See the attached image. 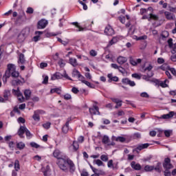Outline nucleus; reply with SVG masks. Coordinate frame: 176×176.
Segmentation results:
<instances>
[{
  "mask_svg": "<svg viewBox=\"0 0 176 176\" xmlns=\"http://www.w3.org/2000/svg\"><path fill=\"white\" fill-rule=\"evenodd\" d=\"M169 169H165L164 170V176H171V172L168 170Z\"/></svg>",
  "mask_w": 176,
  "mask_h": 176,
  "instance_id": "69168bd1",
  "label": "nucleus"
},
{
  "mask_svg": "<svg viewBox=\"0 0 176 176\" xmlns=\"http://www.w3.org/2000/svg\"><path fill=\"white\" fill-rule=\"evenodd\" d=\"M42 171L45 176H50V166L47 165L46 167L42 168Z\"/></svg>",
  "mask_w": 176,
  "mask_h": 176,
  "instance_id": "f3484780",
  "label": "nucleus"
},
{
  "mask_svg": "<svg viewBox=\"0 0 176 176\" xmlns=\"http://www.w3.org/2000/svg\"><path fill=\"white\" fill-rule=\"evenodd\" d=\"M72 75L73 78H79V76H80V72H79L76 69H74Z\"/></svg>",
  "mask_w": 176,
  "mask_h": 176,
  "instance_id": "7c9ffc66",
  "label": "nucleus"
},
{
  "mask_svg": "<svg viewBox=\"0 0 176 176\" xmlns=\"http://www.w3.org/2000/svg\"><path fill=\"white\" fill-rule=\"evenodd\" d=\"M118 43L117 37H113V38L109 41V45H115V43Z\"/></svg>",
  "mask_w": 176,
  "mask_h": 176,
  "instance_id": "a18cd8bd",
  "label": "nucleus"
},
{
  "mask_svg": "<svg viewBox=\"0 0 176 176\" xmlns=\"http://www.w3.org/2000/svg\"><path fill=\"white\" fill-rule=\"evenodd\" d=\"M173 133L172 131H170V130H166L164 131V135H165V137H170V135H171V133Z\"/></svg>",
  "mask_w": 176,
  "mask_h": 176,
  "instance_id": "6e6d98bb",
  "label": "nucleus"
},
{
  "mask_svg": "<svg viewBox=\"0 0 176 176\" xmlns=\"http://www.w3.org/2000/svg\"><path fill=\"white\" fill-rule=\"evenodd\" d=\"M131 166L132 168H133V170H136V171H140V170H141V164H137L134 161L131 163Z\"/></svg>",
  "mask_w": 176,
  "mask_h": 176,
  "instance_id": "dca6fc26",
  "label": "nucleus"
},
{
  "mask_svg": "<svg viewBox=\"0 0 176 176\" xmlns=\"http://www.w3.org/2000/svg\"><path fill=\"white\" fill-rule=\"evenodd\" d=\"M26 13H28V14H32V13H34V8L28 7L27 8Z\"/></svg>",
  "mask_w": 176,
  "mask_h": 176,
  "instance_id": "3c124183",
  "label": "nucleus"
},
{
  "mask_svg": "<svg viewBox=\"0 0 176 176\" xmlns=\"http://www.w3.org/2000/svg\"><path fill=\"white\" fill-rule=\"evenodd\" d=\"M8 146H9V148H10V149H13V148H14V145H15L14 142L11 141V142H8Z\"/></svg>",
  "mask_w": 176,
  "mask_h": 176,
  "instance_id": "bf43d9fd",
  "label": "nucleus"
},
{
  "mask_svg": "<svg viewBox=\"0 0 176 176\" xmlns=\"http://www.w3.org/2000/svg\"><path fill=\"white\" fill-rule=\"evenodd\" d=\"M170 66H168V65L164 63L163 64L162 66H160V69H162V71H166V69H168V71H170Z\"/></svg>",
  "mask_w": 176,
  "mask_h": 176,
  "instance_id": "58836bf2",
  "label": "nucleus"
},
{
  "mask_svg": "<svg viewBox=\"0 0 176 176\" xmlns=\"http://www.w3.org/2000/svg\"><path fill=\"white\" fill-rule=\"evenodd\" d=\"M149 15L151 16V19L153 20H155V21L159 20V16H157V15H155V14H153L152 13H151Z\"/></svg>",
  "mask_w": 176,
  "mask_h": 176,
  "instance_id": "e2e57ef3",
  "label": "nucleus"
},
{
  "mask_svg": "<svg viewBox=\"0 0 176 176\" xmlns=\"http://www.w3.org/2000/svg\"><path fill=\"white\" fill-rule=\"evenodd\" d=\"M56 79H63V74L60 72H56L52 76L51 80H56Z\"/></svg>",
  "mask_w": 176,
  "mask_h": 176,
  "instance_id": "a211bd4d",
  "label": "nucleus"
},
{
  "mask_svg": "<svg viewBox=\"0 0 176 176\" xmlns=\"http://www.w3.org/2000/svg\"><path fill=\"white\" fill-rule=\"evenodd\" d=\"M82 83H84L86 86H88V87H90V89H94V85L90 83V82L87 80H82Z\"/></svg>",
  "mask_w": 176,
  "mask_h": 176,
  "instance_id": "f704fd0d",
  "label": "nucleus"
},
{
  "mask_svg": "<svg viewBox=\"0 0 176 176\" xmlns=\"http://www.w3.org/2000/svg\"><path fill=\"white\" fill-rule=\"evenodd\" d=\"M149 145H151L149 143H145L138 145L136 148L133 149V152H137V153H139L140 151H142V149H146V148H148Z\"/></svg>",
  "mask_w": 176,
  "mask_h": 176,
  "instance_id": "0eeeda50",
  "label": "nucleus"
},
{
  "mask_svg": "<svg viewBox=\"0 0 176 176\" xmlns=\"http://www.w3.org/2000/svg\"><path fill=\"white\" fill-rule=\"evenodd\" d=\"M90 56H92V57H96V56H97V52H96L94 50H91L90 51Z\"/></svg>",
  "mask_w": 176,
  "mask_h": 176,
  "instance_id": "0e129e2a",
  "label": "nucleus"
},
{
  "mask_svg": "<svg viewBox=\"0 0 176 176\" xmlns=\"http://www.w3.org/2000/svg\"><path fill=\"white\" fill-rule=\"evenodd\" d=\"M72 24L73 25H76V27H77V28H78V29L77 30V31H83L82 28L80 27V26H79V24L78 23V22H73V23H72Z\"/></svg>",
  "mask_w": 176,
  "mask_h": 176,
  "instance_id": "c03bdc74",
  "label": "nucleus"
},
{
  "mask_svg": "<svg viewBox=\"0 0 176 176\" xmlns=\"http://www.w3.org/2000/svg\"><path fill=\"white\" fill-rule=\"evenodd\" d=\"M72 146H73V149H74V151H75V152H76V151H78V149H79V144H78V142H76V141L73 142Z\"/></svg>",
  "mask_w": 176,
  "mask_h": 176,
  "instance_id": "e433bc0d",
  "label": "nucleus"
},
{
  "mask_svg": "<svg viewBox=\"0 0 176 176\" xmlns=\"http://www.w3.org/2000/svg\"><path fill=\"white\" fill-rule=\"evenodd\" d=\"M140 96L143 97V98H149V94L146 92H142L140 94Z\"/></svg>",
  "mask_w": 176,
  "mask_h": 176,
  "instance_id": "5fc2aeb1",
  "label": "nucleus"
},
{
  "mask_svg": "<svg viewBox=\"0 0 176 176\" xmlns=\"http://www.w3.org/2000/svg\"><path fill=\"white\" fill-rule=\"evenodd\" d=\"M100 159L102 162H108V155H102L100 156Z\"/></svg>",
  "mask_w": 176,
  "mask_h": 176,
  "instance_id": "603ef678",
  "label": "nucleus"
},
{
  "mask_svg": "<svg viewBox=\"0 0 176 176\" xmlns=\"http://www.w3.org/2000/svg\"><path fill=\"white\" fill-rule=\"evenodd\" d=\"M164 58H157V63L158 64H164Z\"/></svg>",
  "mask_w": 176,
  "mask_h": 176,
  "instance_id": "774afa93",
  "label": "nucleus"
},
{
  "mask_svg": "<svg viewBox=\"0 0 176 176\" xmlns=\"http://www.w3.org/2000/svg\"><path fill=\"white\" fill-rule=\"evenodd\" d=\"M153 72H151L149 73H147V75L143 76L142 79H144V80H148L150 78H152V76H153Z\"/></svg>",
  "mask_w": 176,
  "mask_h": 176,
  "instance_id": "c756f323",
  "label": "nucleus"
},
{
  "mask_svg": "<svg viewBox=\"0 0 176 176\" xmlns=\"http://www.w3.org/2000/svg\"><path fill=\"white\" fill-rule=\"evenodd\" d=\"M48 82H49V76H46L44 78V79H43L42 83H43V85H47Z\"/></svg>",
  "mask_w": 176,
  "mask_h": 176,
  "instance_id": "052dcab7",
  "label": "nucleus"
},
{
  "mask_svg": "<svg viewBox=\"0 0 176 176\" xmlns=\"http://www.w3.org/2000/svg\"><path fill=\"white\" fill-rule=\"evenodd\" d=\"M175 115V112L170 111L168 114H164L161 117H160V119H171L173 116Z\"/></svg>",
  "mask_w": 176,
  "mask_h": 176,
  "instance_id": "4468645a",
  "label": "nucleus"
},
{
  "mask_svg": "<svg viewBox=\"0 0 176 176\" xmlns=\"http://www.w3.org/2000/svg\"><path fill=\"white\" fill-rule=\"evenodd\" d=\"M163 167L165 170H171V168H174V166L171 164V160L169 157L164 159Z\"/></svg>",
  "mask_w": 176,
  "mask_h": 176,
  "instance_id": "39448f33",
  "label": "nucleus"
},
{
  "mask_svg": "<svg viewBox=\"0 0 176 176\" xmlns=\"http://www.w3.org/2000/svg\"><path fill=\"white\" fill-rule=\"evenodd\" d=\"M27 131V127L24 126H21L17 131L18 135L20 138H24V133Z\"/></svg>",
  "mask_w": 176,
  "mask_h": 176,
  "instance_id": "9d476101",
  "label": "nucleus"
},
{
  "mask_svg": "<svg viewBox=\"0 0 176 176\" xmlns=\"http://www.w3.org/2000/svg\"><path fill=\"white\" fill-rule=\"evenodd\" d=\"M64 100H72V96L69 94H66L63 96Z\"/></svg>",
  "mask_w": 176,
  "mask_h": 176,
  "instance_id": "de8ad7c7",
  "label": "nucleus"
},
{
  "mask_svg": "<svg viewBox=\"0 0 176 176\" xmlns=\"http://www.w3.org/2000/svg\"><path fill=\"white\" fill-rule=\"evenodd\" d=\"M12 94L19 97L18 100L20 102H24V96L21 91H20V89L19 87H17V89H12Z\"/></svg>",
  "mask_w": 176,
  "mask_h": 176,
  "instance_id": "20e7f679",
  "label": "nucleus"
},
{
  "mask_svg": "<svg viewBox=\"0 0 176 176\" xmlns=\"http://www.w3.org/2000/svg\"><path fill=\"white\" fill-rule=\"evenodd\" d=\"M11 83H12V86H14V87L23 86V85L25 83V80H24L23 78H21V76H20L18 78H15L12 80Z\"/></svg>",
  "mask_w": 176,
  "mask_h": 176,
  "instance_id": "7ed1b4c3",
  "label": "nucleus"
},
{
  "mask_svg": "<svg viewBox=\"0 0 176 176\" xmlns=\"http://www.w3.org/2000/svg\"><path fill=\"white\" fill-rule=\"evenodd\" d=\"M19 63L24 64L25 63V58H24V54H19V60L18 61Z\"/></svg>",
  "mask_w": 176,
  "mask_h": 176,
  "instance_id": "c9c22d12",
  "label": "nucleus"
},
{
  "mask_svg": "<svg viewBox=\"0 0 176 176\" xmlns=\"http://www.w3.org/2000/svg\"><path fill=\"white\" fill-rule=\"evenodd\" d=\"M164 15L167 20H174V16L171 12L166 11L164 12Z\"/></svg>",
  "mask_w": 176,
  "mask_h": 176,
  "instance_id": "4be33fe9",
  "label": "nucleus"
},
{
  "mask_svg": "<svg viewBox=\"0 0 176 176\" xmlns=\"http://www.w3.org/2000/svg\"><path fill=\"white\" fill-rule=\"evenodd\" d=\"M47 21L45 19H41L37 23L38 30H43V28H46V25H47Z\"/></svg>",
  "mask_w": 176,
  "mask_h": 176,
  "instance_id": "6e6552de",
  "label": "nucleus"
},
{
  "mask_svg": "<svg viewBox=\"0 0 176 176\" xmlns=\"http://www.w3.org/2000/svg\"><path fill=\"white\" fill-rule=\"evenodd\" d=\"M16 148L19 149V151H22L24 148H25V144L23 142H19L16 143Z\"/></svg>",
  "mask_w": 176,
  "mask_h": 176,
  "instance_id": "a878e982",
  "label": "nucleus"
},
{
  "mask_svg": "<svg viewBox=\"0 0 176 176\" xmlns=\"http://www.w3.org/2000/svg\"><path fill=\"white\" fill-rule=\"evenodd\" d=\"M35 112H36L38 113V115H45V113H46V112L42 109H38L34 111Z\"/></svg>",
  "mask_w": 176,
  "mask_h": 176,
  "instance_id": "4d7b16f0",
  "label": "nucleus"
},
{
  "mask_svg": "<svg viewBox=\"0 0 176 176\" xmlns=\"http://www.w3.org/2000/svg\"><path fill=\"white\" fill-rule=\"evenodd\" d=\"M21 34L23 35L25 38H27V36L30 35V28H25L21 31Z\"/></svg>",
  "mask_w": 176,
  "mask_h": 176,
  "instance_id": "5701e85b",
  "label": "nucleus"
},
{
  "mask_svg": "<svg viewBox=\"0 0 176 176\" xmlns=\"http://www.w3.org/2000/svg\"><path fill=\"white\" fill-rule=\"evenodd\" d=\"M167 42H168V47L170 49H172V50H171L172 54H175V53H176V43H173V38H169Z\"/></svg>",
  "mask_w": 176,
  "mask_h": 176,
  "instance_id": "423d86ee",
  "label": "nucleus"
},
{
  "mask_svg": "<svg viewBox=\"0 0 176 176\" xmlns=\"http://www.w3.org/2000/svg\"><path fill=\"white\" fill-rule=\"evenodd\" d=\"M25 36H23L21 33L18 35L17 41L19 43H21L25 41Z\"/></svg>",
  "mask_w": 176,
  "mask_h": 176,
  "instance_id": "bb28decb",
  "label": "nucleus"
},
{
  "mask_svg": "<svg viewBox=\"0 0 176 176\" xmlns=\"http://www.w3.org/2000/svg\"><path fill=\"white\" fill-rule=\"evenodd\" d=\"M132 78H135V79H141V76H140V74L135 73L132 74Z\"/></svg>",
  "mask_w": 176,
  "mask_h": 176,
  "instance_id": "680f3d73",
  "label": "nucleus"
},
{
  "mask_svg": "<svg viewBox=\"0 0 176 176\" xmlns=\"http://www.w3.org/2000/svg\"><path fill=\"white\" fill-rule=\"evenodd\" d=\"M14 169H15V171H19V170H20V162H19L18 160H15Z\"/></svg>",
  "mask_w": 176,
  "mask_h": 176,
  "instance_id": "4c0bfd02",
  "label": "nucleus"
},
{
  "mask_svg": "<svg viewBox=\"0 0 176 176\" xmlns=\"http://www.w3.org/2000/svg\"><path fill=\"white\" fill-rule=\"evenodd\" d=\"M54 157H55L56 159H59L60 160L61 158L60 157V155H61V152L60 151V150H55L53 153Z\"/></svg>",
  "mask_w": 176,
  "mask_h": 176,
  "instance_id": "2f4dec72",
  "label": "nucleus"
},
{
  "mask_svg": "<svg viewBox=\"0 0 176 176\" xmlns=\"http://www.w3.org/2000/svg\"><path fill=\"white\" fill-rule=\"evenodd\" d=\"M9 97H10V91L5 90L3 93L4 100H6V101H8V100H9Z\"/></svg>",
  "mask_w": 176,
  "mask_h": 176,
  "instance_id": "cd10ccee",
  "label": "nucleus"
},
{
  "mask_svg": "<svg viewBox=\"0 0 176 176\" xmlns=\"http://www.w3.org/2000/svg\"><path fill=\"white\" fill-rule=\"evenodd\" d=\"M69 63L72 67H78L79 65L78 60L75 58H69Z\"/></svg>",
  "mask_w": 176,
  "mask_h": 176,
  "instance_id": "aec40b11",
  "label": "nucleus"
},
{
  "mask_svg": "<svg viewBox=\"0 0 176 176\" xmlns=\"http://www.w3.org/2000/svg\"><path fill=\"white\" fill-rule=\"evenodd\" d=\"M30 146H32V148H36V149H38V148H39V144H36V142H30Z\"/></svg>",
  "mask_w": 176,
  "mask_h": 176,
  "instance_id": "8fccbe9b",
  "label": "nucleus"
},
{
  "mask_svg": "<svg viewBox=\"0 0 176 176\" xmlns=\"http://www.w3.org/2000/svg\"><path fill=\"white\" fill-rule=\"evenodd\" d=\"M130 82V79L127 78H122V82L124 84V85H129V82Z\"/></svg>",
  "mask_w": 176,
  "mask_h": 176,
  "instance_id": "13d9d810",
  "label": "nucleus"
},
{
  "mask_svg": "<svg viewBox=\"0 0 176 176\" xmlns=\"http://www.w3.org/2000/svg\"><path fill=\"white\" fill-rule=\"evenodd\" d=\"M129 63H130V64H131V65H133V67H135V66L138 65V64H141V63H142V59L138 58V59L135 60L134 58H133V57H130Z\"/></svg>",
  "mask_w": 176,
  "mask_h": 176,
  "instance_id": "9b49d317",
  "label": "nucleus"
},
{
  "mask_svg": "<svg viewBox=\"0 0 176 176\" xmlns=\"http://www.w3.org/2000/svg\"><path fill=\"white\" fill-rule=\"evenodd\" d=\"M50 93H56V94H61V88H54L50 90Z\"/></svg>",
  "mask_w": 176,
  "mask_h": 176,
  "instance_id": "72a5a7b5",
  "label": "nucleus"
},
{
  "mask_svg": "<svg viewBox=\"0 0 176 176\" xmlns=\"http://www.w3.org/2000/svg\"><path fill=\"white\" fill-rule=\"evenodd\" d=\"M7 67L8 69L6 71L5 75L3 76V83H6V82H8V79L10 76V72L13 71V64H8Z\"/></svg>",
  "mask_w": 176,
  "mask_h": 176,
  "instance_id": "f03ea898",
  "label": "nucleus"
},
{
  "mask_svg": "<svg viewBox=\"0 0 176 176\" xmlns=\"http://www.w3.org/2000/svg\"><path fill=\"white\" fill-rule=\"evenodd\" d=\"M58 166L59 168L65 173H68V166L69 167L70 173L75 172V164H74V162H72V160L70 159L65 160L61 158L58 162Z\"/></svg>",
  "mask_w": 176,
  "mask_h": 176,
  "instance_id": "f257e3e1",
  "label": "nucleus"
},
{
  "mask_svg": "<svg viewBox=\"0 0 176 176\" xmlns=\"http://www.w3.org/2000/svg\"><path fill=\"white\" fill-rule=\"evenodd\" d=\"M104 34L106 35H108L109 36H111V35H113L115 34V30H113V28H112V27L109 25L105 28Z\"/></svg>",
  "mask_w": 176,
  "mask_h": 176,
  "instance_id": "ddd939ff",
  "label": "nucleus"
},
{
  "mask_svg": "<svg viewBox=\"0 0 176 176\" xmlns=\"http://www.w3.org/2000/svg\"><path fill=\"white\" fill-rule=\"evenodd\" d=\"M31 94H32V92H31V90H30V89H25L24 91V96H25L26 100H30V98H31Z\"/></svg>",
  "mask_w": 176,
  "mask_h": 176,
  "instance_id": "393cba45",
  "label": "nucleus"
},
{
  "mask_svg": "<svg viewBox=\"0 0 176 176\" xmlns=\"http://www.w3.org/2000/svg\"><path fill=\"white\" fill-rule=\"evenodd\" d=\"M46 67H47V63L43 62L40 63V68H41V69H43V68H46Z\"/></svg>",
  "mask_w": 176,
  "mask_h": 176,
  "instance_id": "338daca9",
  "label": "nucleus"
},
{
  "mask_svg": "<svg viewBox=\"0 0 176 176\" xmlns=\"http://www.w3.org/2000/svg\"><path fill=\"white\" fill-rule=\"evenodd\" d=\"M94 163H95V164H97V166H98L99 167L101 166H104V162H102V161H101L100 160H96L94 161Z\"/></svg>",
  "mask_w": 176,
  "mask_h": 176,
  "instance_id": "79ce46f5",
  "label": "nucleus"
},
{
  "mask_svg": "<svg viewBox=\"0 0 176 176\" xmlns=\"http://www.w3.org/2000/svg\"><path fill=\"white\" fill-rule=\"evenodd\" d=\"M71 118H68L65 125L62 127V132L63 134H67L69 130V122Z\"/></svg>",
  "mask_w": 176,
  "mask_h": 176,
  "instance_id": "f8f14e48",
  "label": "nucleus"
},
{
  "mask_svg": "<svg viewBox=\"0 0 176 176\" xmlns=\"http://www.w3.org/2000/svg\"><path fill=\"white\" fill-rule=\"evenodd\" d=\"M15 69L14 65H13V69L10 71V76L12 78H20V73Z\"/></svg>",
  "mask_w": 176,
  "mask_h": 176,
  "instance_id": "2eb2a0df",
  "label": "nucleus"
},
{
  "mask_svg": "<svg viewBox=\"0 0 176 176\" xmlns=\"http://www.w3.org/2000/svg\"><path fill=\"white\" fill-rule=\"evenodd\" d=\"M154 169H155L154 166L146 165L144 166V171H146V173L153 171Z\"/></svg>",
  "mask_w": 176,
  "mask_h": 176,
  "instance_id": "c85d7f7f",
  "label": "nucleus"
},
{
  "mask_svg": "<svg viewBox=\"0 0 176 176\" xmlns=\"http://www.w3.org/2000/svg\"><path fill=\"white\" fill-rule=\"evenodd\" d=\"M116 141L119 142H124V141H126V138H123L122 136H119L116 138Z\"/></svg>",
  "mask_w": 176,
  "mask_h": 176,
  "instance_id": "37998d69",
  "label": "nucleus"
},
{
  "mask_svg": "<svg viewBox=\"0 0 176 176\" xmlns=\"http://www.w3.org/2000/svg\"><path fill=\"white\" fill-rule=\"evenodd\" d=\"M153 69V66L152 65H149L148 67H145L143 72H146L148 71L147 74H149V72H151L152 69Z\"/></svg>",
  "mask_w": 176,
  "mask_h": 176,
  "instance_id": "ea45409f",
  "label": "nucleus"
},
{
  "mask_svg": "<svg viewBox=\"0 0 176 176\" xmlns=\"http://www.w3.org/2000/svg\"><path fill=\"white\" fill-rule=\"evenodd\" d=\"M89 111L91 115H100V108L97 105H94L93 108L90 107Z\"/></svg>",
  "mask_w": 176,
  "mask_h": 176,
  "instance_id": "1a4fd4ad",
  "label": "nucleus"
},
{
  "mask_svg": "<svg viewBox=\"0 0 176 176\" xmlns=\"http://www.w3.org/2000/svg\"><path fill=\"white\" fill-rule=\"evenodd\" d=\"M162 163L158 162L156 166H154V170L157 171V173H162Z\"/></svg>",
  "mask_w": 176,
  "mask_h": 176,
  "instance_id": "473e14b6",
  "label": "nucleus"
},
{
  "mask_svg": "<svg viewBox=\"0 0 176 176\" xmlns=\"http://www.w3.org/2000/svg\"><path fill=\"white\" fill-rule=\"evenodd\" d=\"M117 62L118 63V64H120V65H123V64H124V63L127 62V58L126 57H123V56H119L117 58Z\"/></svg>",
  "mask_w": 176,
  "mask_h": 176,
  "instance_id": "6ab92c4d",
  "label": "nucleus"
},
{
  "mask_svg": "<svg viewBox=\"0 0 176 176\" xmlns=\"http://www.w3.org/2000/svg\"><path fill=\"white\" fill-rule=\"evenodd\" d=\"M25 135L27 138H32V135L31 134V132L28 129H26Z\"/></svg>",
  "mask_w": 176,
  "mask_h": 176,
  "instance_id": "09e8293b",
  "label": "nucleus"
},
{
  "mask_svg": "<svg viewBox=\"0 0 176 176\" xmlns=\"http://www.w3.org/2000/svg\"><path fill=\"white\" fill-rule=\"evenodd\" d=\"M50 126H52V123H50L49 122L43 124V127L44 129H46V130H49V128L50 127Z\"/></svg>",
  "mask_w": 176,
  "mask_h": 176,
  "instance_id": "49530a36",
  "label": "nucleus"
},
{
  "mask_svg": "<svg viewBox=\"0 0 176 176\" xmlns=\"http://www.w3.org/2000/svg\"><path fill=\"white\" fill-rule=\"evenodd\" d=\"M32 119L34 120V122H41V116H38V114L35 111H34Z\"/></svg>",
  "mask_w": 176,
  "mask_h": 176,
  "instance_id": "b1692460",
  "label": "nucleus"
},
{
  "mask_svg": "<svg viewBox=\"0 0 176 176\" xmlns=\"http://www.w3.org/2000/svg\"><path fill=\"white\" fill-rule=\"evenodd\" d=\"M156 85H158L159 86H161V87H168V85L166 83V80L164 81H159L158 80H155Z\"/></svg>",
  "mask_w": 176,
  "mask_h": 176,
  "instance_id": "412c9836",
  "label": "nucleus"
},
{
  "mask_svg": "<svg viewBox=\"0 0 176 176\" xmlns=\"http://www.w3.org/2000/svg\"><path fill=\"white\" fill-rule=\"evenodd\" d=\"M102 144H108L109 142V138L107 135H104L102 140Z\"/></svg>",
  "mask_w": 176,
  "mask_h": 176,
  "instance_id": "a19ab883",
  "label": "nucleus"
},
{
  "mask_svg": "<svg viewBox=\"0 0 176 176\" xmlns=\"http://www.w3.org/2000/svg\"><path fill=\"white\" fill-rule=\"evenodd\" d=\"M170 35L168 31H164L161 35L162 38H168V36Z\"/></svg>",
  "mask_w": 176,
  "mask_h": 176,
  "instance_id": "864d4df0",
  "label": "nucleus"
}]
</instances>
